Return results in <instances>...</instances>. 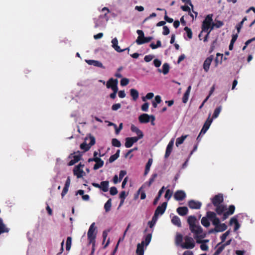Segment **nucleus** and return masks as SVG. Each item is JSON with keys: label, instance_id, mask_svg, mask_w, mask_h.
Returning <instances> with one entry per match:
<instances>
[{"label": "nucleus", "instance_id": "a878e982", "mask_svg": "<svg viewBox=\"0 0 255 255\" xmlns=\"http://www.w3.org/2000/svg\"><path fill=\"white\" fill-rule=\"evenodd\" d=\"M144 241H142L141 244H138L137 246L136 254L137 255H143L144 254Z\"/></svg>", "mask_w": 255, "mask_h": 255}, {"label": "nucleus", "instance_id": "6ab92c4d", "mask_svg": "<svg viewBox=\"0 0 255 255\" xmlns=\"http://www.w3.org/2000/svg\"><path fill=\"white\" fill-rule=\"evenodd\" d=\"M85 61L90 65H93L95 67H101L103 69L105 68V67L103 65V64L99 61L94 60H86Z\"/></svg>", "mask_w": 255, "mask_h": 255}, {"label": "nucleus", "instance_id": "4c0bfd02", "mask_svg": "<svg viewBox=\"0 0 255 255\" xmlns=\"http://www.w3.org/2000/svg\"><path fill=\"white\" fill-rule=\"evenodd\" d=\"M221 110H222V106H220L216 108L214 110V113H213V115L212 116V119L217 118L219 116Z\"/></svg>", "mask_w": 255, "mask_h": 255}, {"label": "nucleus", "instance_id": "dca6fc26", "mask_svg": "<svg viewBox=\"0 0 255 255\" xmlns=\"http://www.w3.org/2000/svg\"><path fill=\"white\" fill-rule=\"evenodd\" d=\"M73 174L78 178H80L85 175V172L82 169L79 168L78 166H75L73 169Z\"/></svg>", "mask_w": 255, "mask_h": 255}, {"label": "nucleus", "instance_id": "864d4df0", "mask_svg": "<svg viewBox=\"0 0 255 255\" xmlns=\"http://www.w3.org/2000/svg\"><path fill=\"white\" fill-rule=\"evenodd\" d=\"M172 195V192L170 190V189H167L166 191V193L164 196V197L168 201Z\"/></svg>", "mask_w": 255, "mask_h": 255}, {"label": "nucleus", "instance_id": "4d7b16f0", "mask_svg": "<svg viewBox=\"0 0 255 255\" xmlns=\"http://www.w3.org/2000/svg\"><path fill=\"white\" fill-rule=\"evenodd\" d=\"M114 127L115 128L116 133L118 134L123 128V123H121L119 125V128L117 127L116 125H114Z\"/></svg>", "mask_w": 255, "mask_h": 255}, {"label": "nucleus", "instance_id": "052dcab7", "mask_svg": "<svg viewBox=\"0 0 255 255\" xmlns=\"http://www.w3.org/2000/svg\"><path fill=\"white\" fill-rule=\"evenodd\" d=\"M89 140L90 142L88 144L90 145V147H91L92 145L95 144V138L94 137V136L90 135L89 136Z\"/></svg>", "mask_w": 255, "mask_h": 255}, {"label": "nucleus", "instance_id": "7ed1b4c3", "mask_svg": "<svg viewBox=\"0 0 255 255\" xmlns=\"http://www.w3.org/2000/svg\"><path fill=\"white\" fill-rule=\"evenodd\" d=\"M184 243L181 245V247L183 249H192L195 247V244L194 241L192 237L185 236L184 238Z\"/></svg>", "mask_w": 255, "mask_h": 255}, {"label": "nucleus", "instance_id": "2f4dec72", "mask_svg": "<svg viewBox=\"0 0 255 255\" xmlns=\"http://www.w3.org/2000/svg\"><path fill=\"white\" fill-rule=\"evenodd\" d=\"M158 70L160 73L162 72L164 75H166L169 72V65L168 63H165L162 66V70L161 71L160 69H158Z\"/></svg>", "mask_w": 255, "mask_h": 255}, {"label": "nucleus", "instance_id": "6e6d98bb", "mask_svg": "<svg viewBox=\"0 0 255 255\" xmlns=\"http://www.w3.org/2000/svg\"><path fill=\"white\" fill-rule=\"evenodd\" d=\"M157 176L156 173H154L152 175L148 181V186H150L151 184L154 182L155 178Z\"/></svg>", "mask_w": 255, "mask_h": 255}, {"label": "nucleus", "instance_id": "f704fd0d", "mask_svg": "<svg viewBox=\"0 0 255 255\" xmlns=\"http://www.w3.org/2000/svg\"><path fill=\"white\" fill-rule=\"evenodd\" d=\"M209 219L207 218V216L206 217H203L201 221V223L202 225L205 227H208L210 225V223L209 222Z\"/></svg>", "mask_w": 255, "mask_h": 255}, {"label": "nucleus", "instance_id": "58836bf2", "mask_svg": "<svg viewBox=\"0 0 255 255\" xmlns=\"http://www.w3.org/2000/svg\"><path fill=\"white\" fill-rule=\"evenodd\" d=\"M80 148L84 150V151H87L91 148L90 145L87 144L85 142H83L80 144Z\"/></svg>", "mask_w": 255, "mask_h": 255}, {"label": "nucleus", "instance_id": "49530a36", "mask_svg": "<svg viewBox=\"0 0 255 255\" xmlns=\"http://www.w3.org/2000/svg\"><path fill=\"white\" fill-rule=\"evenodd\" d=\"M184 30L186 31L189 39L192 38V32L191 29L187 26L184 27Z\"/></svg>", "mask_w": 255, "mask_h": 255}, {"label": "nucleus", "instance_id": "680f3d73", "mask_svg": "<svg viewBox=\"0 0 255 255\" xmlns=\"http://www.w3.org/2000/svg\"><path fill=\"white\" fill-rule=\"evenodd\" d=\"M235 210V207L233 205H230L229 207L228 213L231 215L234 214Z\"/></svg>", "mask_w": 255, "mask_h": 255}, {"label": "nucleus", "instance_id": "5701e85b", "mask_svg": "<svg viewBox=\"0 0 255 255\" xmlns=\"http://www.w3.org/2000/svg\"><path fill=\"white\" fill-rule=\"evenodd\" d=\"M227 226L225 223H220L215 227L216 232H222L227 229Z\"/></svg>", "mask_w": 255, "mask_h": 255}, {"label": "nucleus", "instance_id": "bf43d9fd", "mask_svg": "<svg viewBox=\"0 0 255 255\" xmlns=\"http://www.w3.org/2000/svg\"><path fill=\"white\" fill-rule=\"evenodd\" d=\"M110 193L111 195H115L118 193V190L116 187H112L110 190Z\"/></svg>", "mask_w": 255, "mask_h": 255}, {"label": "nucleus", "instance_id": "4be33fe9", "mask_svg": "<svg viewBox=\"0 0 255 255\" xmlns=\"http://www.w3.org/2000/svg\"><path fill=\"white\" fill-rule=\"evenodd\" d=\"M178 214L182 216L186 215L188 212V209L186 207H180L176 210Z\"/></svg>", "mask_w": 255, "mask_h": 255}, {"label": "nucleus", "instance_id": "09e8293b", "mask_svg": "<svg viewBox=\"0 0 255 255\" xmlns=\"http://www.w3.org/2000/svg\"><path fill=\"white\" fill-rule=\"evenodd\" d=\"M158 217L154 218V215L152 217V220L151 221H149L148 223L149 227L151 228L153 227L154 224H155Z\"/></svg>", "mask_w": 255, "mask_h": 255}, {"label": "nucleus", "instance_id": "7c9ffc66", "mask_svg": "<svg viewBox=\"0 0 255 255\" xmlns=\"http://www.w3.org/2000/svg\"><path fill=\"white\" fill-rule=\"evenodd\" d=\"M171 222L174 225H176L178 227H181V221L180 218L178 216H173L171 220Z\"/></svg>", "mask_w": 255, "mask_h": 255}, {"label": "nucleus", "instance_id": "423d86ee", "mask_svg": "<svg viewBox=\"0 0 255 255\" xmlns=\"http://www.w3.org/2000/svg\"><path fill=\"white\" fill-rule=\"evenodd\" d=\"M212 122V119H211L210 118V117H209L207 119V120L205 122L202 128L201 129V131L197 138V140H198L199 139V138L202 134H204L206 132V131L209 128Z\"/></svg>", "mask_w": 255, "mask_h": 255}, {"label": "nucleus", "instance_id": "72a5a7b5", "mask_svg": "<svg viewBox=\"0 0 255 255\" xmlns=\"http://www.w3.org/2000/svg\"><path fill=\"white\" fill-rule=\"evenodd\" d=\"M120 150L118 149L117 151V152H116V153L115 154H114V155H111L110 156V157L109 158V162L110 163H112L114 161H115L117 159H118V158L120 156Z\"/></svg>", "mask_w": 255, "mask_h": 255}, {"label": "nucleus", "instance_id": "473e14b6", "mask_svg": "<svg viewBox=\"0 0 255 255\" xmlns=\"http://www.w3.org/2000/svg\"><path fill=\"white\" fill-rule=\"evenodd\" d=\"M152 159L151 158H149L146 164V166H145V171H144V175H146L149 171V170H150V166L152 163Z\"/></svg>", "mask_w": 255, "mask_h": 255}, {"label": "nucleus", "instance_id": "9b49d317", "mask_svg": "<svg viewBox=\"0 0 255 255\" xmlns=\"http://www.w3.org/2000/svg\"><path fill=\"white\" fill-rule=\"evenodd\" d=\"M214 59L213 55H210L207 57L204 62L203 63V69L205 72H208L210 69V65Z\"/></svg>", "mask_w": 255, "mask_h": 255}, {"label": "nucleus", "instance_id": "39448f33", "mask_svg": "<svg viewBox=\"0 0 255 255\" xmlns=\"http://www.w3.org/2000/svg\"><path fill=\"white\" fill-rule=\"evenodd\" d=\"M207 217L215 227L220 223L219 218L217 217L216 214L214 212L208 211L207 212Z\"/></svg>", "mask_w": 255, "mask_h": 255}, {"label": "nucleus", "instance_id": "de8ad7c7", "mask_svg": "<svg viewBox=\"0 0 255 255\" xmlns=\"http://www.w3.org/2000/svg\"><path fill=\"white\" fill-rule=\"evenodd\" d=\"M218 248L213 255H219L224 250L225 248L224 247V246H223L222 244Z\"/></svg>", "mask_w": 255, "mask_h": 255}, {"label": "nucleus", "instance_id": "13d9d810", "mask_svg": "<svg viewBox=\"0 0 255 255\" xmlns=\"http://www.w3.org/2000/svg\"><path fill=\"white\" fill-rule=\"evenodd\" d=\"M170 33V30L169 28L167 26H164L163 27V31L162 34L164 35H167L169 34Z\"/></svg>", "mask_w": 255, "mask_h": 255}, {"label": "nucleus", "instance_id": "ddd939ff", "mask_svg": "<svg viewBox=\"0 0 255 255\" xmlns=\"http://www.w3.org/2000/svg\"><path fill=\"white\" fill-rule=\"evenodd\" d=\"M188 205L191 209H199L201 207L202 203L199 201L191 200L188 201Z\"/></svg>", "mask_w": 255, "mask_h": 255}, {"label": "nucleus", "instance_id": "338daca9", "mask_svg": "<svg viewBox=\"0 0 255 255\" xmlns=\"http://www.w3.org/2000/svg\"><path fill=\"white\" fill-rule=\"evenodd\" d=\"M153 58V56L151 55H148L144 56V60L146 62H149L152 60Z\"/></svg>", "mask_w": 255, "mask_h": 255}, {"label": "nucleus", "instance_id": "1a4fd4ad", "mask_svg": "<svg viewBox=\"0 0 255 255\" xmlns=\"http://www.w3.org/2000/svg\"><path fill=\"white\" fill-rule=\"evenodd\" d=\"M118 80L117 79L110 78L107 82L106 87L107 88H111L112 90L118 89Z\"/></svg>", "mask_w": 255, "mask_h": 255}, {"label": "nucleus", "instance_id": "c03bdc74", "mask_svg": "<svg viewBox=\"0 0 255 255\" xmlns=\"http://www.w3.org/2000/svg\"><path fill=\"white\" fill-rule=\"evenodd\" d=\"M112 144L113 146L117 147H120L121 146V142L117 138L112 139Z\"/></svg>", "mask_w": 255, "mask_h": 255}, {"label": "nucleus", "instance_id": "f3484780", "mask_svg": "<svg viewBox=\"0 0 255 255\" xmlns=\"http://www.w3.org/2000/svg\"><path fill=\"white\" fill-rule=\"evenodd\" d=\"M173 144H174V141L173 140H171L169 141V142L168 143L167 146V147H166V151H165V155H164V157L165 158H167L169 155H170L171 152H172V148H173Z\"/></svg>", "mask_w": 255, "mask_h": 255}, {"label": "nucleus", "instance_id": "a19ab883", "mask_svg": "<svg viewBox=\"0 0 255 255\" xmlns=\"http://www.w3.org/2000/svg\"><path fill=\"white\" fill-rule=\"evenodd\" d=\"M230 231H227V232H226L224 234H223L221 236V240L222 242H221V243H219L217 245V246H220L222 244V243H223L224 242H225L227 236H229V235L230 234Z\"/></svg>", "mask_w": 255, "mask_h": 255}, {"label": "nucleus", "instance_id": "20e7f679", "mask_svg": "<svg viewBox=\"0 0 255 255\" xmlns=\"http://www.w3.org/2000/svg\"><path fill=\"white\" fill-rule=\"evenodd\" d=\"M191 232L195 234V238H204L206 237V234H203L202 228L199 225L195 224Z\"/></svg>", "mask_w": 255, "mask_h": 255}, {"label": "nucleus", "instance_id": "a18cd8bd", "mask_svg": "<svg viewBox=\"0 0 255 255\" xmlns=\"http://www.w3.org/2000/svg\"><path fill=\"white\" fill-rule=\"evenodd\" d=\"M104 161L102 159L100 160V161H98V162H96V164L94 165L93 169L94 170H97L99 168L102 167L104 165Z\"/></svg>", "mask_w": 255, "mask_h": 255}, {"label": "nucleus", "instance_id": "79ce46f5", "mask_svg": "<svg viewBox=\"0 0 255 255\" xmlns=\"http://www.w3.org/2000/svg\"><path fill=\"white\" fill-rule=\"evenodd\" d=\"M183 241V236L181 234H178L177 235L176 237V243L178 245H180L181 246V245L182 244V243Z\"/></svg>", "mask_w": 255, "mask_h": 255}, {"label": "nucleus", "instance_id": "393cba45", "mask_svg": "<svg viewBox=\"0 0 255 255\" xmlns=\"http://www.w3.org/2000/svg\"><path fill=\"white\" fill-rule=\"evenodd\" d=\"M191 89V86H189L186 92L184 94L183 97L182 98V102L183 103H186L187 102Z\"/></svg>", "mask_w": 255, "mask_h": 255}, {"label": "nucleus", "instance_id": "8fccbe9b", "mask_svg": "<svg viewBox=\"0 0 255 255\" xmlns=\"http://www.w3.org/2000/svg\"><path fill=\"white\" fill-rule=\"evenodd\" d=\"M137 33L138 34V36L136 40V43H137L139 42V39L140 38L143 37L144 36L143 32L141 30H137L136 31Z\"/></svg>", "mask_w": 255, "mask_h": 255}, {"label": "nucleus", "instance_id": "aec40b11", "mask_svg": "<svg viewBox=\"0 0 255 255\" xmlns=\"http://www.w3.org/2000/svg\"><path fill=\"white\" fill-rule=\"evenodd\" d=\"M132 132H135L137 136H136L137 138H139V139H141L143 136V134L142 132L136 127H135L134 125H131L130 128Z\"/></svg>", "mask_w": 255, "mask_h": 255}, {"label": "nucleus", "instance_id": "0eeeda50", "mask_svg": "<svg viewBox=\"0 0 255 255\" xmlns=\"http://www.w3.org/2000/svg\"><path fill=\"white\" fill-rule=\"evenodd\" d=\"M152 119V124L154 125L153 121L155 120V117L154 116H149L147 114H142L141 115L139 118L138 120L140 123H147L150 121V118Z\"/></svg>", "mask_w": 255, "mask_h": 255}, {"label": "nucleus", "instance_id": "0e129e2a", "mask_svg": "<svg viewBox=\"0 0 255 255\" xmlns=\"http://www.w3.org/2000/svg\"><path fill=\"white\" fill-rule=\"evenodd\" d=\"M127 172L125 170H121L119 174V181H121L123 177L126 175Z\"/></svg>", "mask_w": 255, "mask_h": 255}, {"label": "nucleus", "instance_id": "603ef678", "mask_svg": "<svg viewBox=\"0 0 255 255\" xmlns=\"http://www.w3.org/2000/svg\"><path fill=\"white\" fill-rule=\"evenodd\" d=\"M224 23L221 21H218L216 23H213L212 26L210 29V30H212L213 29L214 26L216 27L217 28H219L222 25H223Z\"/></svg>", "mask_w": 255, "mask_h": 255}, {"label": "nucleus", "instance_id": "f03ea898", "mask_svg": "<svg viewBox=\"0 0 255 255\" xmlns=\"http://www.w3.org/2000/svg\"><path fill=\"white\" fill-rule=\"evenodd\" d=\"M213 14H208L203 21L202 25V31L208 32L211 29L213 22Z\"/></svg>", "mask_w": 255, "mask_h": 255}, {"label": "nucleus", "instance_id": "412c9836", "mask_svg": "<svg viewBox=\"0 0 255 255\" xmlns=\"http://www.w3.org/2000/svg\"><path fill=\"white\" fill-rule=\"evenodd\" d=\"M73 154H71L69 157L71 158L72 157ZM73 159L71 160L69 163H68V166H72L75 164L76 163L78 162L81 159V155H74L73 156Z\"/></svg>", "mask_w": 255, "mask_h": 255}, {"label": "nucleus", "instance_id": "a211bd4d", "mask_svg": "<svg viewBox=\"0 0 255 255\" xmlns=\"http://www.w3.org/2000/svg\"><path fill=\"white\" fill-rule=\"evenodd\" d=\"M112 46L114 48V49L119 52H121L125 51L127 49L129 50L128 48H126L125 49H121L119 46H118V40L117 38H115L112 40Z\"/></svg>", "mask_w": 255, "mask_h": 255}, {"label": "nucleus", "instance_id": "37998d69", "mask_svg": "<svg viewBox=\"0 0 255 255\" xmlns=\"http://www.w3.org/2000/svg\"><path fill=\"white\" fill-rule=\"evenodd\" d=\"M72 243V238L70 237H68L67 238L66 243V249L67 251L70 250L71 246Z\"/></svg>", "mask_w": 255, "mask_h": 255}, {"label": "nucleus", "instance_id": "2eb2a0df", "mask_svg": "<svg viewBox=\"0 0 255 255\" xmlns=\"http://www.w3.org/2000/svg\"><path fill=\"white\" fill-rule=\"evenodd\" d=\"M187 222L189 225V229L190 231L193 230V227H195V225L197 222V219L194 216H189L187 219Z\"/></svg>", "mask_w": 255, "mask_h": 255}, {"label": "nucleus", "instance_id": "e2e57ef3", "mask_svg": "<svg viewBox=\"0 0 255 255\" xmlns=\"http://www.w3.org/2000/svg\"><path fill=\"white\" fill-rule=\"evenodd\" d=\"M121 108V105L120 103L115 104L112 106V110L113 111H117Z\"/></svg>", "mask_w": 255, "mask_h": 255}, {"label": "nucleus", "instance_id": "c756f323", "mask_svg": "<svg viewBox=\"0 0 255 255\" xmlns=\"http://www.w3.org/2000/svg\"><path fill=\"white\" fill-rule=\"evenodd\" d=\"M8 231V229L3 224L2 219L0 218V235L4 233H7Z\"/></svg>", "mask_w": 255, "mask_h": 255}, {"label": "nucleus", "instance_id": "9d476101", "mask_svg": "<svg viewBox=\"0 0 255 255\" xmlns=\"http://www.w3.org/2000/svg\"><path fill=\"white\" fill-rule=\"evenodd\" d=\"M223 201L224 198L222 194H218L215 195L212 199V204L214 206L220 205Z\"/></svg>", "mask_w": 255, "mask_h": 255}, {"label": "nucleus", "instance_id": "6e6552de", "mask_svg": "<svg viewBox=\"0 0 255 255\" xmlns=\"http://www.w3.org/2000/svg\"><path fill=\"white\" fill-rule=\"evenodd\" d=\"M167 205V203L165 202L161 206H158L155 211L154 214V218L158 217L159 215H162L166 209Z\"/></svg>", "mask_w": 255, "mask_h": 255}, {"label": "nucleus", "instance_id": "69168bd1", "mask_svg": "<svg viewBox=\"0 0 255 255\" xmlns=\"http://www.w3.org/2000/svg\"><path fill=\"white\" fill-rule=\"evenodd\" d=\"M149 104L148 103H145L141 106V110L144 112H146L148 110Z\"/></svg>", "mask_w": 255, "mask_h": 255}, {"label": "nucleus", "instance_id": "774afa93", "mask_svg": "<svg viewBox=\"0 0 255 255\" xmlns=\"http://www.w3.org/2000/svg\"><path fill=\"white\" fill-rule=\"evenodd\" d=\"M237 222H238L237 218L236 217H234L230 219L229 224L230 225H232L233 224H235Z\"/></svg>", "mask_w": 255, "mask_h": 255}, {"label": "nucleus", "instance_id": "5fc2aeb1", "mask_svg": "<svg viewBox=\"0 0 255 255\" xmlns=\"http://www.w3.org/2000/svg\"><path fill=\"white\" fill-rule=\"evenodd\" d=\"M129 83V80L127 78H124L121 80V85L122 86H126Z\"/></svg>", "mask_w": 255, "mask_h": 255}, {"label": "nucleus", "instance_id": "4468645a", "mask_svg": "<svg viewBox=\"0 0 255 255\" xmlns=\"http://www.w3.org/2000/svg\"><path fill=\"white\" fill-rule=\"evenodd\" d=\"M185 197L186 193L183 190H177L174 195V198L177 201H182Z\"/></svg>", "mask_w": 255, "mask_h": 255}, {"label": "nucleus", "instance_id": "b1692460", "mask_svg": "<svg viewBox=\"0 0 255 255\" xmlns=\"http://www.w3.org/2000/svg\"><path fill=\"white\" fill-rule=\"evenodd\" d=\"M216 207V212L218 215H222V214L226 210V207L223 205H218Z\"/></svg>", "mask_w": 255, "mask_h": 255}, {"label": "nucleus", "instance_id": "3c124183", "mask_svg": "<svg viewBox=\"0 0 255 255\" xmlns=\"http://www.w3.org/2000/svg\"><path fill=\"white\" fill-rule=\"evenodd\" d=\"M151 236V234H148L146 236L145 241L144 242V244H145L146 246L148 245L150 242Z\"/></svg>", "mask_w": 255, "mask_h": 255}, {"label": "nucleus", "instance_id": "cd10ccee", "mask_svg": "<svg viewBox=\"0 0 255 255\" xmlns=\"http://www.w3.org/2000/svg\"><path fill=\"white\" fill-rule=\"evenodd\" d=\"M130 94L134 101H136L139 96V93L138 91L134 89H131L130 90Z\"/></svg>", "mask_w": 255, "mask_h": 255}, {"label": "nucleus", "instance_id": "f257e3e1", "mask_svg": "<svg viewBox=\"0 0 255 255\" xmlns=\"http://www.w3.org/2000/svg\"><path fill=\"white\" fill-rule=\"evenodd\" d=\"M96 227H95V223H93L90 226L89 230L87 233L88 240L89 244H92L93 246L92 254L94 252V246L95 245V239L96 238L97 232H96Z\"/></svg>", "mask_w": 255, "mask_h": 255}, {"label": "nucleus", "instance_id": "ea45409f", "mask_svg": "<svg viewBox=\"0 0 255 255\" xmlns=\"http://www.w3.org/2000/svg\"><path fill=\"white\" fill-rule=\"evenodd\" d=\"M153 39V37L151 36H148V37H143V41H139L137 44L138 45H141L144 43H148L150 42L152 39Z\"/></svg>", "mask_w": 255, "mask_h": 255}, {"label": "nucleus", "instance_id": "c85d7f7f", "mask_svg": "<svg viewBox=\"0 0 255 255\" xmlns=\"http://www.w3.org/2000/svg\"><path fill=\"white\" fill-rule=\"evenodd\" d=\"M223 57V54L217 53L216 54V58L215 59V66L217 67L219 63L221 64L222 62V59Z\"/></svg>", "mask_w": 255, "mask_h": 255}, {"label": "nucleus", "instance_id": "e433bc0d", "mask_svg": "<svg viewBox=\"0 0 255 255\" xmlns=\"http://www.w3.org/2000/svg\"><path fill=\"white\" fill-rule=\"evenodd\" d=\"M187 136L188 135H182L181 136L177 138L176 140V145L178 146L179 145L183 143Z\"/></svg>", "mask_w": 255, "mask_h": 255}, {"label": "nucleus", "instance_id": "f8f14e48", "mask_svg": "<svg viewBox=\"0 0 255 255\" xmlns=\"http://www.w3.org/2000/svg\"><path fill=\"white\" fill-rule=\"evenodd\" d=\"M139 139V138H137L135 136L127 137L126 138L125 146L127 148L131 147L132 145L134 143L136 142Z\"/></svg>", "mask_w": 255, "mask_h": 255}, {"label": "nucleus", "instance_id": "bb28decb", "mask_svg": "<svg viewBox=\"0 0 255 255\" xmlns=\"http://www.w3.org/2000/svg\"><path fill=\"white\" fill-rule=\"evenodd\" d=\"M109 184V182L108 181H104L101 182L100 183V186H101L100 189L102 190V191L104 192H107L108 191Z\"/></svg>", "mask_w": 255, "mask_h": 255}, {"label": "nucleus", "instance_id": "c9c22d12", "mask_svg": "<svg viewBox=\"0 0 255 255\" xmlns=\"http://www.w3.org/2000/svg\"><path fill=\"white\" fill-rule=\"evenodd\" d=\"M112 207V199H109L104 205V209L106 212H109Z\"/></svg>", "mask_w": 255, "mask_h": 255}]
</instances>
